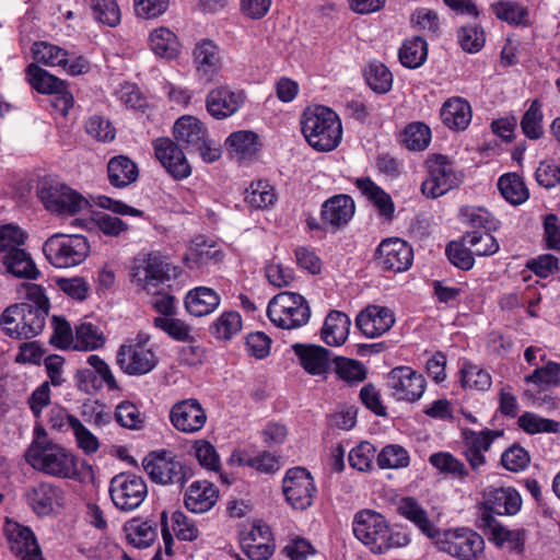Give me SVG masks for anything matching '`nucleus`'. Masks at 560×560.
Here are the masks:
<instances>
[{
	"label": "nucleus",
	"mask_w": 560,
	"mask_h": 560,
	"mask_svg": "<svg viewBox=\"0 0 560 560\" xmlns=\"http://www.w3.org/2000/svg\"><path fill=\"white\" fill-rule=\"evenodd\" d=\"M247 95L244 90L220 85L210 90L206 96V108L214 119L222 120L236 114L245 104Z\"/></svg>",
	"instance_id": "17"
},
{
	"label": "nucleus",
	"mask_w": 560,
	"mask_h": 560,
	"mask_svg": "<svg viewBox=\"0 0 560 560\" xmlns=\"http://www.w3.org/2000/svg\"><path fill=\"white\" fill-rule=\"evenodd\" d=\"M460 383L465 388L487 390L492 384L491 375L469 362H465L460 369Z\"/></svg>",
	"instance_id": "52"
},
{
	"label": "nucleus",
	"mask_w": 560,
	"mask_h": 560,
	"mask_svg": "<svg viewBox=\"0 0 560 560\" xmlns=\"http://www.w3.org/2000/svg\"><path fill=\"white\" fill-rule=\"evenodd\" d=\"M1 262L5 271L15 278L36 280L40 277L31 254L22 247L2 255Z\"/></svg>",
	"instance_id": "29"
},
{
	"label": "nucleus",
	"mask_w": 560,
	"mask_h": 560,
	"mask_svg": "<svg viewBox=\"0 0 560 560\" xmlns=\"http://www.w3.org/2000/svg\"><path fill=\"white\" fill-rule=\"evenodd\" d=\"M353 534L373 553L378 555L410 542L406 533L392 530L386 518L372 510H363L354 515Z\"/></svg>",
	"instance_id": "1"
},
{
	"label": "nucleus",
	"mask_w": 560,
	"mask_h": 560,
	"mask_svg": "<svg viewBox=\"0 0 560 560\" xmlns=\"http://www.w3.org/2000/svg\"><path fill=\"white\" fill-rule=\"evenodd\" d=\"M389 395L396 401L415 402L419 400L427 386L425 378L410 366L400 365L386 375Z\"/></svg>",
	"instance_id": "12"
},
{
	"label": "nucleus",
	"mask_w": 560,
	"mask_h": 560,
	"mask_svg": "<svg viewBox=\"0 0 560 560\" xmlns=\"http://www.w3.org/2000/svg\"><path fill=\"white\" fill-rule=\"evenodd\" d=\"M267 316L280 328L295 329L308 323L311 307L300 293L283 291L269 301Z\"/></svg>",
	"instance_id": "6"
},
{
	"label": "nucleus",
	"mask_w": 560,
	"mask_h": 560,
	"mask_svg": "<svg viewBox=\"0 0 560 560\" xmlns=\"http://www.w3.org/2000/svg\"><path fill=\"white\" fill-rule=\"evenodd\" d=\"M37 196L45 208L59 215L70 214V188L52 177L39 180Z\"/></svg>",
	"instance_id": "25"
},
{
	"label": "nucleus",
	"mask_w": 560,
	"mask_h": 560,
	"mask_svg": "<svg viewBox=\"0 0 560 560\" xmlns=\"http://www.w3.org/2000/svg\"><path fill=\"white\" fill-rule=\"evenodd\" d=\"M500 462L506 470L518 472L528 467L530 456L524 447L515 443L502 453Z\"/></svg>",
	"instance_id": "64"
},
{
	"label": "nucleus",
	"mask_w": 560,
	"mask_h": 560,
	"mask_svg": "<svg viewBox=\"0 0 560 560\" xmlns=\"http://www.w3.org/2000/svg\"><path fill=\"white\" fill-rule=\"evenodd\" d=\"M114 418L119 425L129 430H141L144 425L142 413L129 400H124L117 405Z\"/></svg>",
	"instance_id": "59"
},
{
	"label": "nucleus",
	"mask_w": 560,
	"mask_h": 560,
	"mask_svg": "<svg viewBox=\"0 0 560 560\" xmlns=\"http://www.w3.org/2000/svg\"><path fill=\"white\" fill-rule=\"evenodd\" d=\"M73 529L75 538L85 536L86 538L94 539L95 532H107L108 523L103 510L96 503L84 502L78 511Z\"/></svg>",
	"instance_id": "27"
},
{
	"label": "nucleus",
	"mask_w": 560,
	"mask_h": 560,
	"mask_svg": "<svg viewBox=\"0 0 560 560\" xmlns=\"http://www.w3.org/2000/svg\"><path fill=\"white\" fill-rule=\"evenodd\" d=\"M104 342L103 334L91 323L77 326L75 337L72 335V350L92 351L101 348Z\"/></svg>",
	"instance_id": "47"
},
{
	"label": "nucleus",
	"mask_w": 560,
	"mask_h": 560,
	"mask_svg": "<svg viewBox=\"0 0 560 560\" xmlns=\"http://www.w3.org/2000/svg\"><path fill=\"white\" fill-rule=\"evenodd\" d=\"M430 464L443 474H448L463 480L469 471L464 463L447 452L434 453L429 458Z\"/></svg>",
	"instance_id": "54"
},
{
	"label": "nucleus",
	"mask_w": 560,
	"mask_h": 560,
	"mask_svg": "<svg viewBox=\"0 0 560 560\" xmlns=\"http://www.w3.org/2000/svg\"><path fill=\"white\" fill-rule=\"evenodd\" d=\"M376 447L368 442H361L349 452V465L359 471H369L373 467Z\"/></svg>",
	"instance_id": "62"
},
{
	"label": "nucleus",
	"mask_w": 560,
	"mask_h": 560,
	"mask_svg": "<svg viewBox=\"0 0 560 560\" xmlns=\"http://www.w3.org/2000/svg\"><path fill=\"white\" fill-rule=\"evenodd\" d=\"M131 282L150 292L171 278L177 277V268L167 262L160 253L138 255L130 271Z\"/></svg>",
	"instance_id": "7"
},
{
	"label": "nucleus",
	"mask_w": 560,
	"mask_h": 560,
	"mask_svg": "<svg viewBox=\"0 0 560 560\" xmlns=\"http://www.w3.org/2000/svg\"><path fill=\"white\" fill-rule=\"evenodd\" d=\"M98 23L115 27L120 23L121 13L116 0H83Z\"/></svg>",
	"instance_id": "48"
},
{
	"label": "nucleus",
	"mask_w": 560,
	"mask_h": 560,
	"mask_svg": "<svg viewBox=\"0 0 560 560\" xmlns=\"http://www.w3.org/2000/svg\"><path fill=\"white\" fill-rule=\"evenodd\" d=\"M502 197L511 205H522L529 198V191L522 177L515 173L504 174L498 180Z\"/></svg>",
	"instance_id": "43"
},
{
	"label": "nucleus",
	"mask_w": 560,
	"mask_h": 560,
	"mask_svg": "<svg viewBox=\"0 0 560 560\" xmlns=\"http://www.w3.org/2000/svg\"><path fill=\"white\" fill-rule=\"evenodd\" d=\"M175 142L185 145L189 153H198L205 162L212 163L220 158V151L212 147L203 122L194 116L179 117L173 127Z\"/></svg>",
	"instance_id": "8"
},
{
	"label": "nucleus",
	"mask_w": 560,
	"mask_h": 560,
	"mask_svg": "<svg viewBox=\"0 0 560 560\" xmlns=\"http://www.w3.org/2000/svg\"><path fill=\"white\" fill-rule=\"evenodd\" d=\"M170 421L177 431L194 434L205 427L207 413L197 399L188 398L172 406Z\"/></svg>",
	"instance_id": "21"
},
{
	"label": "nucleus",
	"mask_w": 560,
	"mask_h": 560,
	"mask_svg": "<svg viewBox=\"0 0 560 560\" xmlns=\"http://www.w3.org/2000/svg\"><path fill=\"white\" fill-rule=\"evenodd\" d=\"M438 545L440 550L459 560H472L485 548L483 538L468 528L445 532Z\"/></svg>",
	"instance_id": "15"
},
{
	"label": "nucleus",
	"mask_w": 560,
	"mask_h": 560,
	"mask_svg": "<svg viewBox=\"0 0 560 560\" xmlns=\"http://www.w3.org/2000/svg\"><path fill=\"white\" fill-rule=\"evenodd\" d=\"M242 329V317L236 311L224 312L211 326L212 335L229 340Z\"/></svg>",
	"instance_id": "58"
},
{
	"label": "nucleus",
	"mask_w": 560,
	"mask_h": 560,
	"mask_svg": "<svg viewBox=\"0 0 560 560\" xmlns=\"http://www.w3.org/2000/svg\"><path fill=\"white\" fill-rule=\"evenodd\" d=\"M124 529L128 542L138 549L150 547L158 538V525L150 520L132 518L125 524Z\"/></svg>",
	"instance_id": "36"
},
{
	"label": "nucleus",
	"mask_w": 560,
	"mask_h": 560,
	"mask_svg": "<svg viewBox=\"0 0 560 560\" xmlns=\"http://www.w3.org/2000/svg\"><path fill=\"white\" fill-rule=\"evenodd\" d=\"M27 504L38 516L49 515L58 499V489L49 483H38L27 489Z\"/></svg>",
	"instance_id": "34"
},
{
	"label": "nucleus",
	"mask_w": 560,
	"mask_h": 560,
	"mask_svg": "<svg viewBox=\"0 0 560 560\" xmlns=\"http://www.w3.org/2000/svg\"><path fill=\"white\" fill-rule=\"evenodd\" d=\"M332 362L335 373L345 382L358 383L366 378L368 370L360 361L335 355Z\"/></svg>",
	"instance_id": "50"
},
{
	"label": "nucleus",
	"mask_w": 560,
	"mask_h": 560,
	"mask_svg": "<svg viewBox=\"0 0 560 560\" xmlns=\"http://www.w3.org/2000/svg\"><path fill=\"white\" fill-rule=\"evenodd\" d=\"M463 243L467 244L474 255L478 256L493 255L499 250L497 240L489 232H466L463 235Z\"/></svg>",
	"instance_id": "53"
},
{
	"label": "nucleus",
	"mask_w": 560,
	"mask_h": 560,
	"mask_svg": "<svg viewBox=\"0 0 560 560\" xmlns=\"http://www.w3.org/2000/svg\"><path fill=\"white\" fill-rule=\"evenodd\" d=\"M26 77L32 88L38 93L54 95L50 101V113L60 128L61 137H67V125L62 126V121L67 120L70 109V96H68L67 92V82L50 74L36 63L27 66Z\"/></svg>",
	"instance_id": "3"
},
{
	"label": "nucleus",
	"mask_w": 560,
	"mask_h": 560,
	"mask_svg": "<svg viewBox=\"0 0 560 560\" xmlns=\"http://www.w3.org/2000/svg\"><path fill=\"white\" fill-rule=\"evenodd\" d=\"M3 534L10 551L19 560H44L42 548L31 527L7 517Z\"/></svg>",
	"instance_id": "13"
},
{
	"label": "nucleus",
	"mask_w": 560,
	"mask_h": 560,
	"mask_svg": "<svg viewBox=\"0 0 560 560\" xmlns=\"http://www.w3.org/2000/svg\"><path fill=\"white\" fill-rule=\"evenodd\" d=\"M398 58L405 68H420L428 58L427 40L421 36L405 39L398 50Z\"/></svg>",
	"instance_id": "40"
},
{
	"label": "nucleus",
	"mask_w": 560,
	"mask_h": 560,
	"mask_svg": "<svg viewBox=\"0 0 560 560\" xmlns=\"http://www.w3.org/2000/svg\"><path fill=\"white\" fill-rule=\"evenodd\" d=\"M526 383H533L541 388L560 386V363L549 361L541 368L525 376Z\"/></svg>",
	"instance_id": "56"
},
{
	"label": "nucleus",
	"mask_w": 560,
	"mask_h": 560,
	"mask_svg": "<svg viewBox=\"0 0 560 560\" xmlns=\"http://www.w3.org/2000/svg\"><path fill=\"white\" fill-rule=\"evenodd\" d=\"M292 350L298 357L300 365L313 376L327 374L334 363L332 352L318 345L294 343Z\"/></svg>",
	"instance_id": "23"
},
{
	"label": "nucleus",
	"mask_w": 560,
	"mask_h": 560,
	"mask_svg": "<svg viewBox=\"0 0 560 560\" xmlns=\"http://www.w3.org/2000/svg\"><path fill=\"white\" fill-rule=\"evenodd\" d=\"M154 326L164 331L168 337L176 341L189 342L194 340L191 327L183 319L174 317H155Z\"/></svg>",
	"instance_id": "55"
},
{
	"label": "nucleus",
	"mask_w": 560,
	"mask_h": 560,
	"mask_svg": "<svg viewBox=\"0 0 560 560\" xmlns=\"http://www.w3.org/2000/svg\"><path fill=\"white\" fill-rule=\"evenodd\" d=\"M109 495L114 505L124 512H130L141 505L148 495L144 479L132 472H120L109 482Z\"/></svg>",
	"instance_id": "10"
},
{
	"label": "nucleus",
	"mask_w": 560,
	"mask_h": 560,
	"mask_svg": "<svg viewBox=\"0 0 560 560\" xmlns=\"http://www.w3.org/2000/svg\"><path fill=\"white\" fill-rule=\"evenodd\" d=\"M225 143L240 159L254 156L261 148L258 135L250 130L232 132Z\"/></svg>",
	"instance_id": "42"
},
{
	"label": "nucleus",
	"mask_w": 560,
	"mask_h": 560,
	"mask_svg": "<svg viewBox=\"0 0 560 560\" xmlns=\"http://www.w3.org/2000/svg\"><path fill=\"white\" fill-rule=\"evenodd\" d=\"M107 174L110 185L122 188L137 180L139 171L137 164L128 156L117 155L109 160Z\"/></svg>",
	"instance_id": "37"
},
{
	"label": "nucleus",
	"mask_w": 560,
	"mask_h": 560,
	"mask_svg": "<svg viewBox=\"0 0 560 560\" xmlns=\"http://www.w3.org/2000/svg\"><path fill=\"white\" fill-rule=\"evenodd\" d=\"M432 133L428 125L421 121L408 124L401 135L400 141L410 151H423L431 142Z\"/></svg>",
	"instance_id": "44"
},
{
	"label": "nucleus",
	"mask_w": 560,
	"mask_h": 560,
	"mask_svg": "<svg viewBox=\"0 0 560 560\" xmlns=\"http://www.w3.org/2000/svg\"><path fill=\"white\" fill-rule=\"evenodd\" d=\"M518 427L528 434L557 433L560 423L556 420L542 418L536 413L526 411L517 420Z\"/></svg>",
	"instance_id": "51"
},
{
	"label": "nucleus",
	"mask_w": 560,
	"mask_h": 560,
	"mask_svg": "<svg viewBox=\"0 0 560 560\" xmlns=\"http://www.w3.org/2000/svg\"><path fill=\"white\" fill-rule=\"evenodd\" d=\"M219 294L211 288L198 287L190 290L185 296L186 311L196 317L211 314L220 305Z\"/></svg>",
	"instance_id": "31"
},
{
	"label": "nucleus",
	"mask_w": 560,
	"mask_h": 560,
	"mask_svg": "<svg viewBox=\"0 0 560 560\" xmlns=\"http://www.w3.org/2000/svg\"><path fill=\"white\" fill-rule=\"evenodd\" d=\"M495 16L511 25L520 26L529 23V12L526 7L515 1H499L492 4Z\"/></svg>",
	"instance_id": "49"
},
{
	"label": "nucleus",
	"mask_w": 560,
	"mask_h": 560,
	"mask_svg": "<svg viewBox=\"0 0 560 560\" xmlns=\"http://www.w3.org/2000/svg\"><path fill=\"white\" fill-rule=\"evenodd\" d=\"M503 435V431H494L490 429H485L480 432H476L472 430H465L463 432L464 443L463 447L470 450H478L481 453H486L490 450L493 441Z\"/></svg>",
	"instance_id": "61"
},
{
	"label": "nucleus",
	"mask_w": 560,
	"mask_h": 560,
	"mask_svg": "<svg viewBox=\"0 0 560 560\" xmlns=\"http://www.w3.org/2000/svg\"><path fill=\"white\" fill-rule=\"evenodd\" d=\"M395 324L394 312L380 305H369L355 318V326L368 338H377Z\"/></svg>",
	"instance_id": "24"
},
{
	"label": "nucleus",
	"mask_w": 560,
	"mask_h": 560,
	"mask_svg": "<svg viewBox=\"0 0 560 560\" xmlns=\"http://www.w3.org/2000/svg\"><path fill=\"white\" fill-rule=\"evenodd\" d=\"M192 61L198 80L205 84L212 82L221 69L219 46L211 39H201L192 49Z\"/></svg>",
	"instance_id": "22"
},
{
	"label": "nucleus",
	"mask_w": 560,
	"mask_h": 560,
	"mask_svg": "<svg viewBox=\"0 0 560 560\" xmlns=\"http://www.w3.org/2000/svg\"><path fill=\"white\" fill-rule=\"evenodd\" d=\"M47 316L42 307H31L30 303H15L2 312L0 327L12 339H32L44 330Z\"/></svg>",
	"instance_id": "4"
},
{
	"label": "nucleus",
	"mask_w": 560,
	"mask_h": 560,
	"mask_svg": "<svg viewBox=\"0 0 560 560\" xmlns=\"http://www.w3.org/2000/svg\"><path fill=\"white\" fill-rule=\"evenodd\" d=\"M47 260L56 268L69 267L70 236L62 233L51 235L43 246Z\"/></svg>",
	"instance_id": "41"
},
{
	"label": "nucleus",
	"mask_w": 560,
	"mask_h": 560,
	"mask_svg": "<svg viewBox=\"0 0 560 560\" xmlns=\"http://www.w3.org/2000/svg\"><path fill=\"white\" fill-rule=\"evenodd\" d=\"M542 120V104L538 98H536L530 103L529 107L521 118L520 126L522 132L530 140H538L542 138L545 133Z\"/></svg>",
	"instance_id": "45"
},
{
	"label": "nucleus",
	"mask_w": 560,
	"mask_h": 560,
	"mask_svg": "<svg viewBox=\"0 0 560 560\" xmlns=\"http://www.w3.org/2000/svg\"><path fill=\"white\" fill-rule=\"evenodd\" d=\"M26 462L35 469L54 476L69 477L68 455L58 444L30 445L25 454Z\"/></svg>",
	"instance_id": "16"
},
{
	"label": "nucleus",
	"mask_w": 560,
	"mask_h": 560,
	"mask_svg": "<svg viewBox=\"0 0 560 560\" xmlns=\"http://www.w3.org/2000/svg\"><path fill=\"white\" fill-rule=\"evenodd\" d=\"M354 211L353 198L346 194H338L324 201L320 208V219L331 229L339 230L350 222Z\"/></svg>",
	"instance_id": "26"
},
{
	"label": "nucleus",
	"mask_w": 560,
	"mask_h": 560,
	"mask_svg": "<svg viewBox=\"0 0 560 560\" xmlns=\"http://www.w3.org/2000/svg\"><path fill=\"white\" fill-rule=\"evenodd\" d=\"M376 463L382 469L404 468L409 465V454L400 445L388 444L378 453Z\"/></svg>",
	"instance_id": "57"
},
{
	"label": "nucleus",
	"mask_w": 560,
	"mask_h": 560,
	"mask_svg": "<svg viewBox=\"0 0 560 560\" xmlns=\"http://www.w3.org/2000/svg\"><path fill=\"white\" fill-rule=\"evenodd\" d=\"M443 124L452 130H465L471 120V107L463 98L447 100L441 108Z\"/></svg>",
	"instance_id": "33"
},
{
	"label": "nucleus",
	"mask_w": 560,
	"mask_h": 560,
	"mask_svg": "<svg viewBox=\"0 0 560 560\" xmlns=\"http://www.w3.org/2000/svg\"><path fill=\"white\" fill-rule=\"evenodd\" d=\"M218 489L207 480L194 481L185 492V508L196 514L210 511L218 500Z\"/></svg>",
	"instance_id": "28"
},
{
	"label": "nucleus",
	"mask_w": 560,
	"mask_h": 560,
	"mask_svg": "<svg viewBox=\"0 0 560 560\" xmlns=\"http://www.w3.org/2000/svg\"><path fill=\"white\" fill-rule=\"evenodd\" d=\"M482 513L480 517L489 514L494 515H515L522 506V498L514 488L488 487L482 492Z\"/></svg>",
	"instance_id": "20"
},
{
	"label": "nucleus",
	"mask_w": 560,
	"mask_h": 560,
	"mask_svg": "<svg viewBox=\"0 0 560 560\" xmlns=\"http://www.w3.org/2000/svg\"><path fill=\"white\" fill-rule=\"evenodd\" d=\"M357 187L361 192L377 208L380 214L386 219H392L395 206L392 197L370 177L357 179Z\"/></svg>",
	"instance_id": "39"
},
{
	"label": "nucleus",
	"mask_w": 560,
	"mask_h": 560,
	"mask_svg": "<svg viewBox=\"0 0 560 560\" xmlns=\"http://www.w3.org/2000/svg\"><path fill=\"white\" fill-rule=\"evenodd\" d=\"M457 38L463 50L475 54L485 45V32L477 24L462 26L457 32Z\"/></svg>",
	"instance_id": "63"
},
{
	"label": "nucleus",
	"mask_w": 560,
	"mask_h": 560,
	"mask_svg": "<svg viewBox=\"0 0 560 560\" xmlns=\"http://www.w3.org/2000/svg\"><path fill=\"white\" fill-rule=\"evenodd\" d=\"M301 130L308 144L319 152L331 151L341 141L342 127L338 115L323 105L304 109Z\"/></svg>",
	"instance_id": "2"
},
{
	"label": "nucleus",
	"mask_w": 560,
	"mask_h": 560,
	"mask_svg": "<svg viewBox=\"0 0 560 560\" xmlns=\"http://www.w3.org/2000/svg\"><path fill=\"white\" fill-rule=\"evenodd\" d=\"M282 492L293 509L304 511L312 506L317 489L311 472L298 466L287 470L282 480Z\"/></svg>",
	"instance_id": "11"
},
{
	"label": "nucleus",
	"mask_w": 560,
	"mask_h": 560,
	"mask_svg": "<svg viewBox=\"0 0 560 560\" xmlns=\"http://www.w3.org/2000/svg\"><path fill=\"white\" fill-rule=\"evenodd\" d=\"M376 266L383 271L404 272L413 261V249L399 237L383 240L374 254Z\"/></svg>",
	"instance_id": "14"
},
{
	"label": "nucleus",
	"mask_w": 560,
	"mask_h": 560,
	"mask_svg": "<svg viewBox=\"0 0 560 560\" xmlns=\"http://www.w3.org/2000/svg\"><path fill=\"white\" fill-rule=\"evenodd\" d=\"M142 464L150 479L163 486L177 485L179 488H183L194 476L191 466L168 450L149 453Z\"/></svg>",
	"instance_id": "5"
},
{
	"label": "nucleus",
	"mask_w": 560,
	"mask_h": 560,
	"mask_svg": "<svg viewBox=\"0 0 560 560\" xmlns=\"http://www.w3.org/2000/svg\"><path fill=\"white\" fill-rule=\"evenodd\" d=\"M429 176L421 184V191L429 198H438L457 187L462 176L453 167L446 155L431 154L425 161Z\"/></svg>",
	"instance_id": "9"
},
{
	"label": "nucleus",
	"mask_w": 560,
	"mask_h": 560,
	"mask_svg": "<svg viewBox=\"0 0 560 560\" xmlns=\"http://www.w3.org/2000/svg\"><path fill=\"white\" fill-rule=\"evenodd\" d=\"M149 45L154 55L165 59H175L180 52L176 34L163 26L150 33Z\"/></svg>",
	"instance_id": "38"
},
{
	"label": "nucleus",
	"mask_w": 560,
	"mask_h": 560,
	"mask_svg": "<svg viewBox=\"0 0 560 560\" xmlns=\"http://www.w3.org/2000/svg\"><path fill=\"white\" fill-rule=\"evenodd\" d=\"M397 511L399 515L412 522L423 534L434 538L439 529L429 520L427 511L412 497H405L400 500Z\"/></svg>",
	"instance_id": "35"
},
{
	"label": "nucleus",
	"mask_w": 560,
	"mask_h": 560,
	"mask_svg": "<svg viewBox=\"0 0 560 560\" xmlns=\"http://www.w3.org/2000/svg\"><path fill=\"white\" fill-rule=\"evenodd\" d=\"M350 317L340 311H330L325 318L320 337L322 340L331 347H338L346 342L350 331Z\"/></svg>",
	"instance_id": "32"
},
{
	"label": "nucleus",
	"mask_w": 560,
	"mask_h": 560,
	"mask_svg": "<svg viewBox=\"0 0 560 560\" xmlns=\"http://www.w3.org/2000/svg\"><path fill=\"white\" fill-rule=\"evenodd\" d=\"M32 54L35 61L46 66H65L67 63V52L46 42L35 43L32 47Z\"/></svg>",
	"instance_id": "60"
},
{
	"label": "nucleus",
	"mask_w": 560,
	"mask_h": 560,
	"mask_svg": "<svg viewBox=\"0 0 560 560\" xmlns=\"http://www.w3.org/2000/svg\"><path fill=\"white\" fill-rule=\"evenodd\" d=\"M366 84L377 94H385L393 86V74L381 61H371L364 70Z\"/></svg>",
	"instance_id": "46"
},
{
	"label": "nucleus",
	"mask_w": 560,
	"mask_h": 560,
	"mask_svg": "<svg viewBox=\"0 0 560 560\" xmlns=\"http://www.w3.org/2000/svg\"><path fill=\"white\" fill-rule=\"evenodd\" d=\"M153 148L156 159L174 179L182 180L191 175V166L177 142L159 138L153 141Z\"/></svg>",
	"instance_id": "19"
},
{
	"label": "nucleus",
	"mask_w": 560,
	"mask_h": 560,
	"mask_svg": "<svg viewBox=\"0 0 560 560\" xmlns=\"http://www.w3.org/2000/svg\"><path fill=\"white\" fill-rule=\"evenodd\" d=\"M479 527L486 533H489L497 545L509 542L511 545V549L517 553H522L524 551V530H510L502 526L494 516H490L489 514L479 518Z\"/></svg>",
	"instance_id": "30"
},
{
	"label": "nucleus",
	"mask_w": 560,
	"mask_h": 560,
	"mask_svg": "<svg viewBox=\"0 0 560 560\" xmlns=\"http://www.w3.org/2000/svg\"><path fill=\"white\" fill-rule=\"evenodd\" d=\"M116 363L128 375H144L156 366L158 359L144 343L136 342L119 347Z\"/></svg>",
	"instance_id": "18"
}]
</instances>
